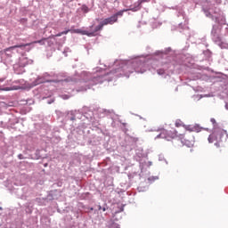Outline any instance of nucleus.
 I'll use <instances>...</instances> for the list:
<instances>
[{"label": "nucleus", "mask_w": 228, "mask_h": 228, "mask_svg": "<svg viewBox=\"0 0 228 228\" xmlns=\"http://www.w3.org/2000/svg\"><path fill=\"white\" fill-rule=\"evenodd\" d=\"M226 110H228V104L225 105Z\"/></svg>", "instance_id": "obj_19"}, {"label": "nucleus", "mask_w": 228, "mask_h": 228, "mask_svg": "<svg viewBox=\"0 0 228 228\" xmlns=\"http://www.w3.org/2000/svg\"><path fill=\"white\" fill-rule=\"evenodd\" d=\"M228 134L225 130H216L208 138V143H214L216 147H221L223 142H227Z\"/></svg>", "instance_id": "obj_1"}, {"label": "nucleus", "mask_w": 228, "mask_h": 228, "mask_svg": "<svg viewBox=\"0 0 228 228\" xmlns=\"http://www.w3.org/2000/svg\"><path fill=\"white\" fill-rule=\"evenodd\" d=\"M117 22V16H110V18H106L104 20H102L99 25H98V29H102L104 26H108V24H115Z\"/></svg>", "instance_id": "obj_3"}, {"label": "nucleus", "mask_w": 228, "mask_h": 228, "mask_svg": "<svg viewBox=\"0 0 228 228\" xmlns=\"http://www.w3.org/2000/svg\"><path fill=\"white\" fill-rule=\"evenodd\" d=\"M26 61H28L26 58L21 59L20 61V67H26Z\"/></svg>", "instance_id": "obj_10"}, {"label": "nucleus", "mask_w": 228, "mask_h": 228, "mask_svg": "<svg viewBox=\"0 0 228 228\" xmlns=\"http://www.w3.org/2000/svg\"><path fill=\"white\" fill-rule=\"evenodd\" d=\"M159 74H163V71L161 72V71H159Z\"/></svg>", "instance_id": "obj_22"}, {"label": "nucleus", "mask_w": 228, "mask_h": 228, "mask_svg": "<svg viewBox=\"0 0 228 228\" xmlns=\"http://www.w3.org/2000/svg\"><path fill=\"white\" fill-rule=\"evenodd\" d=\"M102 209V207L99 206V210Z\"/></svg>", "instance_id": "obj_18"}, {"label": "nucleus", "mask_w": 228, "mask_h": 228, "mask_svg": "<svg viewBox=\"0 0 228 228\" xmlns=\"http://www.w3.org/2000/svg\"><path fill=\"white\" fill-rule=\"evenodd\" d=\"M61 36H62V34H61V33L56 34L54 37H61Z\"/></svg>", "instance_id": "obj_15"}, {"label": "nucleus", "mask_w": 228, "mask_h": 228, "mask_svg": "<svg viewBox=\"0 0 228 228\" xmlns=\"http://www.w3.org/2000/svg\"><path fill=\"white\" fill-rule=\"evenodd\" d=\"M75 118H71V120H74Z\"/></svg>", "instance_id": "obj_24"}, {"label": "nucleus", "mask_w": 228, "mask_h": 228, "mask_svg": "<svg viewBox=\"0 0 228 228\" xmlns=\"http://www.w3.org/2000/svg\"><path fill=\"white\" fill-rule=\"evenodd\" d=\"M32 43H28V44H21V45H16L14 46H11L7 49H5V53L8 51H13V49H22V47H28L29 45H31Z\"/></svg>", "instance_id": "obj_5"}, {"label": "nucleus", "mask_w": 228, "mask_h": 228, "mask_svg": "<svg viewBox=\"0 0 228 228\" xmlns=\"http://www.w3.org/2000/svg\"><path fill=\"white\" fill-rule=\"evenodd\" d=\"M102 211H106V208H102Z\"/></svg>", "instance_id": "obj_20"}, {"label": "nucleus", "mask_w": 228, "mask_h": 228, "mask_svg": "<svg viewBox=\"0 0 228 228\" xmlns=\"http://www.w3.org/2000/svg\"><path fill=\"white\" fill-rule=\"evenodd\" d=\"M32 44H42V40L34 41Z\"/></svg>", "instance_id": "obj_13"}, {"label": "nucleus", "mask_w": 228, "mask_h": 228, "mask_svg": "<svg viewBox=\"0 0 228 228\" xmlns=\"http://www.w3.org/2000/svg\"><path fill=\"white\" fill-rule=\"evenodd\" d=\"M82 12H84V13H88V12H90V9L88 8V6L83 5Z\"/></svg>", "instance_id": "obj_11"}, {"label": "nucleus", "mask_w": 228, "mask_h": 228, "mask_svg": "<svg viewBox=\"0 0 228 228\" xmlns=\"http://www.w3.org/2000/svg\"><path fill=\"white\" fill-rule=\"evenodd\" d=\"M102 28H99V25L95 26V25H92L90 27V31H88V33L90 35H88V37H95V35H97L98 31H101Z\"/></svg>", "instance_id": "obj_4"}, {"label": "nucleus", "mask_w": 228, "mask_h": 228, "mask_svg": "<svg viewBox=\"0 0 228 228\" xmlns=\"http://www.w3.org/2000/svg\"><path fill=\"white\" fill-rule=\"evenodd\" d=\"M151 0H142V3H149Z\"/></svg>", "instance_id": "obj_17"}, {"label": "nucleus", "mask_w": 228, "mask_h": 228, "mask_svg": "<svg viewBox=\"0 0 228 228\" xmlns=\"http://www.w3.org/2000/svg\"><path fill=\"white\" fill-rule=\"evenodd\" d=\"M70 32V29L61 32V35H68Z\"/></svg>", "instance_id": "obj_12"}, {"label": "nucleus", "mask_w": 228, "mask_h": 228, "mask_svg": "<svg viewBox=\"0 0 228 228\" xmlns=\"http://www.w3.org/2000/svg\"><path fill=\"white\" fill-rule=\"evenodd\" d=\"M175 127H183V126H184V125L183 124V121L181 120H176L175 123Z\"/></svg>", "instance_id": "obj_9"}, {"label": "nucleus", "mask_w": 228, "mask_h": 228, "mask_svg": "<svg viewBox=\"0 0 228 228\" xmlns=\"http://www.w3.org/2000/svg\"><path fill=\"white\" fill-rule=\"evenodd\" d=\"M124 15V11H119L116 12L113 16L116 17V20H118V17H122Z\"/></svg>", "instance_id": "obj_8"}, {"label": "nucleus", "mask_w": 228, "mask_h": 228, "mask_svg": "<svg viewBox=\"0 0 228 228\" xmlns=\"http://www.w3.org/2000/svg\"><path fill=\"white\" fill-rule=\"evenodd\" d=\"M159 74H163V71L161 72V71H159Z\"/></svg>", "instance_id": "obj_21"}, {"label": "nucleus", "mask_w": 228, "mask_h": 228, "mask_svg": "<svg viewBox=\"0 0 228 228\" xmlns=\"http://www.w3.org/2000/svg\"><path fill=\"white\" fill-rule=\"evenodd\" d=\"M215 20L220 26H222V24H225V18H224L222 15L216 16Z\"/></svg>", "instance_id": "obj_6"}, {"label": "nucleus", "mask_w": 228, "mask_h": 228, "mask_svg": "<svg viewBox=\"0 0 228 228\" xmlns=\"http://www.w3.org/2000/svg\"><path fill=\"white\" fill-rule=\"evenodd\" d=\"M184 134H178L177 130L175 128L171 130H161L160 134L157 135L156 138H162L164 140H167V142H170V140H174L175 138H177L182 142V143H186V140H184Z\"/></svg>", "instance_id": "obj_2"}, {"label": "nucleus", "mask_w": 228, "mask_h": 228, "mask_svg": "<svg viewBox=\"0 0 228 228\" xmlns=\"http://www.w3.org/2000/svg\"><path fill=\"white\" fill-rule=\"evenodd\" d=\"M73 33H78L80 35H86L88 37V35H92L88 33V30H81L79 28L74 29Z\"/></svg>", "instance_id": "obj_7"}, {"label": "nucleus", "mask_w": 228, "mask_h": 228, "mask_svg": "<svg viewBox=\"0 0 228 228\" xmlns=\"http://www.w3.org/2000/svg\"><path fill=\"white\" fill-rule=\"evenodd\" d=\"M183 127H185V130H186V131H191V130L190 129V126H186L183 125Z\"/></svg>", "instance_id": "obj_14"}, {"label": "nucleus", "mask_w": 228, "mask_h": 228, "mask_svg": "<svg viewBox=\"0 0 228 228\" xmlns=\"http://www.w3.org/2000/svg\"><path fill=\"white\" fill-rule=\"evenodd\" d=\"M19 159H23L22 154L18 155Z\"/></svg>", "instance_id": "obj_16"}, {"label": "nucleus", "mask_w": 228, "mask_h": 228, "mask_svg": "<svg viewBox=\"0 0 228 228\" xmlns=\"http://www.w3.org/2000/svg\"><path fill=\"white\" fill-rule=\"evenodd\" d=\"M212 33H215V28H213Z\"/></svg>", "instance_id": "obj_23"}]
</instances>
